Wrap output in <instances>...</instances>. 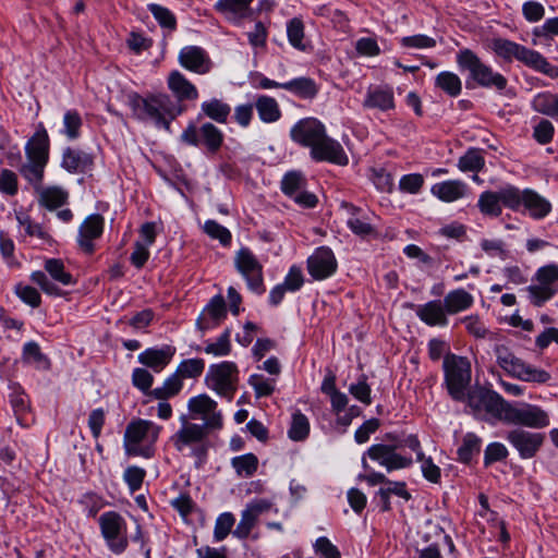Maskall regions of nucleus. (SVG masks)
<instances>
[{
	"instance_id": "bb28decb",
	"label": "nucleus",
	"mask_w": 558,
	"mask_h": 558,
	"mask_svg": "<svg viewBox=\"0 0 558 558\" xmlns=\"http://www.w3.org/2000/svg\"><path fill=\"white\" fill-rule=\"evenodd\" d=\"M168 87L179 101L195 100L198 97L196 87L179 71L169 74Z\"/></svg>"
},
{
	"instance_id": "9d476101",
	"label": "nucleus",
	"mask_w": 558,
	"mask_h": 558,
	"mask_svg": "<svg viewBox=\"0 0 558 558\" xmlns=\"http://www.w3.org/2000/svg\"><path fill=\"white\" fill-rule=\"evenodd\" d=\"M190 418L202 420L203 426L209 430L221 429L223 416L218 409V403L207 393H201L191 398L187 402Z\"/></svg>"
},
{
	"instance_id": "c756f323",
	"label": "nucleus",
	"mask_w": 558,
	"mask_h": 558,
	"mask_svg": "<svg viewBox=\"0 0 558 558\" xmlns=\"http://www.w3.org/2000/svg\"><path fill=\"white\" fill-rule=\"evenodd\" d=\"M253 0H218L215 8L229 20L241 21L252 15L250 4Z\"/></svg>"
},
{
	"instance_id": "7c9ffc66",
	"label": "nucleus",
	"mask_w": 558,
	"mask_h": 558,
	"mask_svg": "<svg viewBox=\"0 0 558 558\" xmlns=\"http://www.w3.org/2000/svg\"><path fill=\"white\" fill-rule=\"evenodd\" d=\"M366 108H374L381 111L395 109V96L391 88L376 87L367 92L366 98L363 102Z\"/></svg>"
},
{
	"instance_id": "6ab92c4d",
	"label": "nucleus",
	"mask_w": 558,
	"mask_h": 558,
	"mask_svg": "<svg viewBox=\"0 0 558 558\" xmlns=\"http://www.w3.org/2000/svg\"><path fill=\"white\" fill-rule=\"evenodd\" d=\"M104 217L99 214L88 216L78 229L77 243L80 248L92 255L95 252V241L98 240L104 232Z\"/></svg>"
},
{
	"instance_id": "603ef678",
	"label": "nucleus",
	"mask_w": 558,
	"mask_h": 558,
	"mask_svg": "<svg viewBox=\"0 0 558 558\" xmlns=\"http://www.w3.org/2000/svg\"><path fill=\"white\" fill-rule=\"evenodd\" d=\"M287 35L289 43L299 50H304V24L301 19L294 17L287 24Z\"/></svg>"
},
{
	"instance_id": "c9c22d12",
	"label": "nucleus",
	"mask_w": 558,
	"mask_h": 558,
	"mask_svg": "<svg viewBox=\"0 0 558 558\" xmlns=\"http://www.w3.org/2000/svg\"><path fill=\"white\" fill-rule=\"evenodd\" d=\"M281 88L292 92L301 98H314L318 93L316 83L310 77H299L282 83Z\"/></svg>"
},
{
	"instance_id": "69168bd1",
	"label": "nucleus",
	"mask_w": 558,
	"mask_h": 558,
	"mask_svg": "<svg viewBox=\"0 0 558 558\" xmlns=\"http://www.w3.org/2000/svg\"><path fill=\"white\" fill-rule=\"evenodd\" d=\"M23 359L27 363L36 364L37 366L48 365V360L41 353L39 345L34 342H27L23 348Z\"/></svg>"
},
{
	"instance_id": "052dcab7",
	"label": "nucleus",
	"mask_w": 558,
	"mask_h": 558,
	"mask_svg": "<svg viewBox=\"0 0 558 558\" xmlns=\"http://www.w3.org/2000/svg\"><path fill=\"white\" fill-rule=\"evenodd\" d=\"M489 391L490 390L485 388H476L466 393L465 400L468 401V407L475 416L482 417V409Z\"/></svg>"
},
{
	"instance_id": "ea45409f",
	"label": "nucleus",
	"mask_w": 558,
	"mask_h": 558,
	"mask_svg": "<svg viewBox=\"0 0 558 558\" xmlns=\"http://www.w3.org/2000/svg\"><path fill=\"white\" fill-rule=\"evenodd\" d=\"M435 84L450 97H457L462 90L460 77L452 72H441L436 76Z\"/></svg>"
},
{
	"instance_id": "2f4dec72",
	"label": "nucleus",
	"mask_w": 558,
	"mask_h": 558,
	"mask_svg": "<svg viewBox=\"0 0 558 558\" xmlns=\"http://www.w3.org/2000/svg\"><path fill=\"white\" fill-rule=\"evenodd\" d=\"M473 296L464 289L450 291L444 299V304L448 314H457L472 306Z\"/></svg>"
},
{
	"instance_id": "79ce46f5",
	"label": "nucleus",
	"mask_w": 558,
	"mask_h": 558,
	"mask_svg": "<svg viewBox=\"0 0 558 558\" xmlns=\"http://www.w3.org/2000/svg\"><path fill=\"white\" fill-rule=\"evenodd\" d=\"M485 166V159L482 150L477 148H470L463 156L459 158L458 168L463 172H478Z\"/></svg>"
},
{
	"instance_id": "72a5a7b5",
	"label": "nucleus",
	"mask_w": 558,
	"mask_h": 558,
	"mask_svg": "<svg viewBox=\"0 0 558 558\" xmlns=\"http://www.w3.org/2000/svg\"><path fill=\"white\" fill-rule=\"evenodd\" d=\"M495 355L497 364L508 374L513 377H517L519 371L521 369V365L523 363L522 360L517 357L506 345L499 344L495 347Z\"/></svg>"
},
{
	"instance_id": "4c0bfd02",
	"label": "nucleus",
	"mask_w": 558,
	"mask_h": 558,
	"mask_svg": "<svg viewBox=\"0 0 558 558\" xmlns=\"http://www.w3.org/2000/svg\"><path fill=\"white\" fill-rule=\"evenodd\" d=\"M480 211L485 216L498 217L502 213L500 198L498 192L485 191L483 192L477 202Z\"/></svg>"
},
{
	"instance_id": "f3484780",
	"label": "nucleus",
	"mask_w": 558,
	"mask_h": 558,
	"mask_svg": "<svg viewBox=\"0 0 558 558\" xmlns=\"http://www.w3.org/2000/svg\"><path fill=\"white\" fill-rule=\"evenodd\" d=\"M396 449V446L377 444L368 448L367 456L389 472L410 466L412 459L397 453Z\"/></svg>"
},
{
	"instance_id": "9b49d317",
	"label": "nucleus",
	"mask_w": 558,
	"mask_h": 558,
	"mask_svg": "<svg viewBox=\"0 0 558 558\" xmlns=\"http://www.w3.org/2000/svg\"><path fill=\"white\" fill-rule=\"evenodd\" d=\"M535 284L527 287L530 300L535 306L543 305L558 291V266L550 264L541 267L535 275Z\"/></svg>"
},
{
	"instance_id": "393cba45",
	"label": "nucleus",
	"mask_w": 558,
	"mask_h": 558,
	"mask_svg": "<svg viewBox=\"0 0 558 558\" xmlns=\"http://www.w3.org/2000/svg\"><path fill=\"white\" fill-rule=\"evenodd\" d=\"M447 314L446 306L440 300L429 301L416 310L417 317L428 326H446Z\"/></svg>"
},
{
	"instance_id": "5701e85b",
	"label": "nucleus",
	"mask_w": 558,
	"mask_h": 558,
	"mask_svg": "<svg viewBox=\"0 0 558 558\" xmlns=\"http://www.w3.org/2000/svg\"><path fill=\"white\" fill-rule=\"evenodd\" d=\"M341 207L347 210V225L354 234L367 236L376 233L371 217L363 214L361 208L345 202L341 204Z\"/></svg>"
},
{
	"instance_id": "c85d7f7f",
	"label": "nucleus",
	"mask_w": 558,
	"mask_h": 558,
	"mask_svg": "<svg viewBox=\"0 0 558 558\" xmlns=\"http://www.w3.org/2000/svg\"><path fill=\"white\" fill-rule=\"evenodd\" d=\"M93 165V158L89 154L68 147L62 155L61 166L71 173L84 172Z\"/></svg>"
},
{
	"instance_id": "6e6552de",
	"label": "nucleus",
	"mask_w": 558,
	"mask_h": 558,
	"mask_svg": "<svg viewBox=\"0 0 558 558\" xmlns=\"http://www.w3.org/2000/svg\"><path fill=\"white\" fill-rule=\"evenodd\" d=\"M160 427L150 421L137 420L131 422L124 433V448L130 456L149 457L148 450H143L141 444L155 442L158 438Z\"/></svg>"
},
{
	"instance_id": "c03bdc74",
	"label": "nucleus",
	"mask_w": 558,
	"mask_h": 558,
	"mask_svg": "<svg viewBox=\"0 0 558 558\" xmlns=\"http://www.w3.org/2000/svg\"><path fill=\"white\" fill-rule=\"evenodd\" d=\"M231 331L226 329L215 342H208L204 348L206 354L214 355L216 357L227 356L231 353Z\"/></svg>"
},
{
	"instance_id": "a19ab883",
	"label": "nucleus",
	"mask_w": 558,
	"mask_h": 558,
	"mask_svg": "<svg viewBox=\"0 0 558 558\" xmlns=\"http://www.w3.org/2000/svg\"><path fill=\"white\" fill-rule=\"evenodd\" d=\"M534 110L539 113L557 117L558 116V95L550 93H541L532 101Z\"/></svg>"
},
{
	"instance_id": "e2e57ef3",
	"label": "nucleus",
	"mask_w": 558,
	"mask_h": 558,
	"mask_svg": "<svg viewBox=\"0 0 558 558\" xmlns=\"http://www.w3.org/2000/svg\"><path fill=\"white\" fill-rule=\"evenodd\" d=\"M233 524H234V517L232 513L225 512V513L220 514L216 520L215 530H214V536H215L216 541L220 542V541L225 539L228 536V534L230 533Z\"/></svg>"
},
{
	"instance_id": "37998d69",
	"label": "nucleus",
	"mask_w": 558,
	"mask_h": 558,
	"mask_svg": "<svg viewBox=\"0 0 558 558\" xmlns=\"http://www.w3.org/2000/svg\"><path fill=\"white\" fill-rule=\"evenodd\" d=\"M231 465L239 476L250 477L257 471L258 459L254 453H246L232 458Z\"/></svg>"
},
{
	"instance_id": "4d7b16f0",
	"label": "nucleus",
	"mask_w": 558,
	"mask_h": 558,
	"mask_svg": "<svg viewBox=\"0 0 558 558\" xmlns=\"http://www.w3.org/2000/svg\"><path fill=\"white\" fill-rule=\"evenodd\" d=\"M203 229L208 236L218 240L223 246L230 245L232 239L230 231L217 221L207 220Z\"/></svg>"
},
{
	"instance_id": "680f3d73",
	"label": "nucleus",
	"mask_w": 558,
	"mask_h": 558,
	"mask_svg": "<svg viewBox=\"0 0 558 558\" xmlns=\"http://www.w3.org/2000/svg\"><path fill=\"white\" fill-rule=\"evenodd\" d=\"M400 44L405 49H430L436 46V40L429 36L416 34L402 37Z\"/></svg>"
},
{
	"instance_id": "473e14b6",
	"label": "nucleus",
	"mask_w": 558,
	"mask_h": 558,
	"mask_svg": "<svg viewBox=\"0 0 558 558\" xmlns=\"http://www.w3.org/2000/svg\"><path fill=\"white\" fill-rule=\"evenodd\" d=\"M255 107L259 119L265 123H274L281 117V111L277 100L269 96H258Z\"/></svg>"
},
{
	"instance_id": "de8ad7c7",
	"label": "nucleus",
	"mask_w": 558,
	"mask_h": 558,
	"mask_svg": "<svg viewBox=\"0 0 558 558\" xmlns=\"http://www.w3.org/2000/svg\"><path fill=\"white\" fill-rule=\"evenodd\" d=\"M306 184V179L301 172L290 171L282 178L281 190L287 196L292 197L305 189Z\"/></svg>"
},
{
	"instance_id": "1a4fd4ad",
	"label": "nucleus",
	"mask_w": 558,
	"mask_h": 558,
	"mask_svg": "<svg viewBox=\"0 0 558 558\" xmlns=\"http://www.w3.org/2000/svg\"><path fill=\"white\" fill-rule=\"evenodd\" d=\"M504 423L544 428L549 425V416L542 408L531 403L513 404L508 402Z\"/></svg>"
},
{
	"instance_id": "0eeeda50",
	"label": "nucleus",
	"mask_w": 558,
	"mask_h": 558,
	"mask_svg": "<svg viewBox=\"0 0 558 558\" xmlns=\"http://www.w3.org/2000/svg\"><path fill=\"white\" fill-rule=\"evenodd\" d=\"M239 369L234 362L223 361L209 366L205 376V384L208 389L215 391L219 397L228 401L233 399L238 389Z\"/></svg>"
},
{
	"instance_id": "f704fd0d",
	"label": "nucleus",
	"mask_w": 558,
	"mask_h": 558,
	"mask_svg": "<svg viewBox=\"0 0 558 558\" xmlns=\"http://www.w3.org/2000/svg\"><path fill=\"white\" fill-rule=\"evenodd\" d=\"M506 404H508V401L490 390L482 409V417L489 416L502 422L507 410Z\"/></svg>"
},
{
	"instance_id": "cd10ccee",
	"label": "nucleus",
	"mask_w": 558,
	"mask_h": 558,
	"mask_svg": "<svg viewBox=\"0 0 558 558\" xmlns=\"http://www.w3.org/2000/svg\"><path fill=\"white\" fill-rule=\"evenodd\" d=\"M522 205L534 219H543L551 211L550 202L531 189L523 191Z\"/></svg>"
},
{
	"instance_id": "f257e3e1",
	"label": "nucleus",
	"mask_w": 558,
	"mask_h": 558,
	"mask_svg": "<svg viewBox=\"0 0 558 558\" xmlns=\"http://www.w3.org/2000/svg\"><path fill=\"white\" fill-rule=\"evenodd\" d=\"M49 136L43 124L25 145L26 163L20 168V173L27 180L38 194V203L49 209L54 210L68 202L69 194L58 186L43 187L45 167L49 159Z\"/></svg>"
},
{
	"instance_id": "f03ea898",
	"label": "nucleus",
	"mask_w": 558,
	"mask_h": 558,
	"mask_svg": "<svg viewBox=\"0 0 558 558\" xmlns=\"http://www.w3.org/2000/svg\"><path fill=\"white\" fill-rule=\"evenodd\" d=\"M294 142L311 147V155L317 161H329L344 166L348 157L342 146L328 137L325 126L316 119H304L298 122L291 130Z\"/></svg>"
},
{
	"instance_id": "e433bc0d",
	"label": "nucleus",
	"mask_w": 558,
	"mask_h": 558,
	"mask_svg": "<svg viewBox=\"0 0 558 558\" xmlns=\"http://www.w3.org/2000/svg\"><path fill=\"white\" fill-rule=\"evenodd\" d=\"M199 140L211 154L218 151L223 143L221 131L213 123H204L199 129Z\"/></svg>"
},
{
	"instance_id": "0e129e2a",
	"label": "nucleus",
	"mask_w": 558,
	"mask_h": 558,
	"mask_svg": "<svg viewBox=\"0 0 558 558\" xmlns=\"http://www.w3.org/2000/svg\"><path fill=\"white\" fill-rule=\"evenodd\" d=\"M15 293L24 303L32 307H38L41 303L39 292L31 286L17 283L15 286Z\"/></svg>"
},
{
	"instance_id": "4468645a",
	"label": "nucleus",
	"mask_w": 558,
	"mask_h": 558,
	"mask_svg": "<svg viewBox=\"0 0 558 558\" xmlns=\"http://www.w3.org/2000/svg\"><path fill=\"white\" fill-rule=\"evenodd\" d=\"M506 438L518 450L522 459H531L536 456L543 446L545 435L523 428H514L508 432Z\"/></svg>"
},
{
	"instance_id": "3c124183",
	"label": "nucleus",
	"mask_w": 558,
	"mask_h": 558,
	"mask_svg": "<svg viewBox=\"0 0 558 558\" xmlns=\"http://www.w3.org/2000/svg\"><path fill=\"white\" fill-rule=\"evenodd\" d=\"M83 121L76 110H68L63 117V134L71 141L80 136Z\"/></svg>"
},
{
	"instance_id": "7ed1b4c3",
	"label": "nucleus",
	"mask_w": 558,
	"mask_h": 558,
	"mask_svg": "<svg viewBox=\"0 0 558 558\" xmlns=\"http://www.w3.org/2000/svg\"><path fill=\"white\" fill-rule=\"evenodd\" d=\"M128 105L133 117L150 120L158 128L170 130V122L182 111L181 107L166 94H150L146 97L133 92L128 95Z\"/></svg>"
},
{
	"instance_id": "39448f33",
	"label": "nucleus",
	"mask_w": 558,
	"mask_h": 558,
	"mask_svg": "<svg viewBox=\"0 0 558 558\" xmlns=\"http://www.w3.org/2000/svg\"><path fill=\"white\" fill-rule=\"evenodd\" d=\"M445 384L448 392L456 401H464L466 389L471 383V363L466 357L446 354L444 357Z\"/></svg>"
},
{
	"instance_id": "a18cd8bd",
	"label": "nucleus",
	"mask_w": 558,
	"mask_h": 558,
	"mask_svg": "<svg viewBox=\"0 0 558 558\" xmlns=\"http://www.w3.org/2000/svg\"><path fill=\"white\" fill-rule=\"evenodd\" d=\"M481 450V439L473 433H468L462 440L461 447L458 449L459 460L469 463L471 459L478 454Z\"/></svg>"
},
{
	"instance_id": "49530a36",
	"label": "nucleus",
	"mask_w": 558,
	"mask_h": 558,
	"mask_svg": "<svg viewBox=\"0 0 558 558\" xmlns=\"http://www.w3.org/2000/svg\"><path fill=\"white\" fill-rule=\"evenodd\" d=\"M310 434V422L308 418L296 411L292 415L291 426L288 430L289 437L294 441L304 440Z\"/></svg>"
},
{
	"instance_id": "4be33fe9",
	"label": "nucleus",
	"mask_w": 558,
	"mask_h": 558,
	"mask_svg": "<svg viewBox=\"0 0 558 558\" xmlns=\"http://www.w3.org/2000/svg\"><path fill=\"white\" fill-rule=\"evenodd\" d=\"M226 316L227 307L223 296L220 294L215 295L198 316L196 327L204 332L217 327Z\"/></svg>"
},
{
	"instance_id": "a211bd4d",
	"label": "nucleus",
	"mask_w": 558,
	"mask_h": 558,
	"mask_svg": "<svg viewBox=\"0 0 558 558\" xmlns=\"http://www.w3.org/2000/svg\"><path fill=\"white\" fill-rule=\"evenodd\" d=\"M396 449V446L377 444L368 448L367 456L389 472L410 466L412 459L397 453Z\"/></svg>"
},
{
	"instance_id": "bf43d9fd",
	"label": "nucleus",
	"mask_w": 558,
	"mask_h": 558,
	"mask_svg": "<svg viewBox=\"0 0 558 558\" xmlns=\"http://www.w3.org/2000/svg\"><path fill=\"white\" fill-rule=\"evenodd\" d=\"M205 363L202 359H189L182 361L177 372L182 378H196L204 372Z\"/></svg>"
},
{
	"instance_id": "09e8293b",
	"label": "nucleus",
	"mask_w": 558,
	"mask_h": 558,
	"mask_svg": "<svg viewBox=\"0 0 558 558\" xmlns=\"http://www.w3.org/2000/svg\"><path fill=\"white\" fill-rule=\"evenodd\" d=\"M202 110L208 118L220 123L227 121L231 111L229 105L218 99H211L210 101L203 102Z\"/></svg>"
},
{
	"instance_id": "a878e982",
	"label": "nucleus",
	"mask_w": 558,
	"mask_h": 558,
	"mask_svg": "<svg viewBox=\"0 0 558 558\" xmlns=\"http://www.w3.org/2000/svg\"><path fill=\"white\" fill-rule=\"evenodd\" d=\"M468 185L460 180H447L436 183L430 192L434 196L446 203L456 202L465 196Z\"/></svg>"
},
{
	"instance_id": "f8f14e48",
	"label": "nucleus",
	"mask_w": 558,
	"mask_h": 558,
	"mask_svg": "<svg viewBox=\"0 0 558 558\" xmlns=\"http://www.w3.org/2000/svg\"><path fill=\"white\" fill-rule=\"evenodd\" d=\"M99 525L108 546L116 554H121L128 546L126 525L124 519L114 511L100 515Z\"/></svg>"
},
{
	"instance_id": "ddd939ff",
	"label": "nucleus",
	"mask_w": 558,
	"mask_h": 558,
	"mask_svg": "<svg viewBox=\"0 0 558 558\" xmlns=\"http://www.w3.org/2000/svg\"><path fill=\"white\" fill-rule=\"evenodd\" d=\"M234 265L238 271L245 278L248 288L253 292L262 294L265 291L263 266L248 248L242 247L236 252Z\"/></svg>"
},
{
	"instance_id": "2eb2a0df",
	"label": "nucleus",
	"mask_w": 558,
	"mask_h": 558,
	"mask_svg": "<svg viewBox=\"0 0 558 558\" xmlns=\"http://www.w3.org/2000/svg\"><path fill=\"white\" fill-rule=\"evenodd\" d=\"M182 426L171 437L173 446L178 451H183L186 447L197 446L202 444L209 433V429L202 424L187 421L185 415L181 416Z\"/></svg>"
},
{
	"instance_id": "338daca9",
	"label": "nucleus",
	"mask_w": 558,
	"mask_h": 558,
	"mask_svg": "<svg viewBox=\"0 0 558 558\" xmlns=\"http://www.w3.org/2000/svg\"><path fill=\"white\" fill-rule=\"evenodd\" d=\"M145 475V470L138 466H129L124 471L123 477L126 484L129 485L130 490L134 493L141 488Z\"/></svg>"
},
{
	"instance_id": "dca6fc26",
	"label": "nucleus",
	"mask_w": 558,
	"mask_h": 558,
	"mask_svg": "<svg viewBox=\"0 0 558 558\" xmlns=\"http://www.w3.org/2000/svg\"><path fill=\"white\" fill-rule=\"evenodd\" d=\"M396 449V446L377 444L368 448L367 456L389 472L410 466L412 459L397 453Z\"/></svg>"
},
{
	"instance_id": "8fccbe9b",
	"label": "nucleus",
	"mask_w": 558,
	"mask_h": 558,
	"mask_svg": "<svg viewBox=\"0 0 558 558\" xmlns=\"http://www.w3.org/2000/svg\"><path fill=\"white\" fill-rule=\"evenodd\" d=\"M248 384L253 387L257 398L272 395L276 388L275 378H266L260 374L251 375L248 378Z\"/></svg>"
},
{
	"instance_id": "774afa93",
	"label": "nucleus",
	"mask_w": 558,
	"mask_h": 558,
	"mask_svg": "<svg viewBox=\"0 0 558 558\" xmlns=\"http://www.w3.org/2000/svg\"><path fill=\"white\" fill-rule=\"evenodd\" d=\"M256 522L257 519L253 517L246 509H244L241 515V520L233 531V535L241 539L246 538L250 535L252 529L255 526Z\"/></svg>"
},
{
	"instance_id": "5fc2aeb1",
	"label": "nucleus",
	"mask_w": 558,
	"mask_h": 558,
	"mask_svg": "<svg viewBox=\"0 0 558 558\" xmlns=\"http://www.w3.org/2000/svg\"><path fill=\"white\" fill-rule=\"evenodd\" d=\"M500 205L517 210L523 202V191L515 186H507L498 191Z\"/></svg>"
},
{
	"instance_id": "aec40b11",
	"label": "nucleus",
	"mask_w": 558,
	"mask_h": 558,
	"mask_svg": "<svg viewBox=\"0 0 558 558\" xmlns=\"http://www.w3.org/2000/svg\"><path fill=\"white\" fill-rule=\"evenodd\" d=\"M336 269V257L328 247H318L307 259V270L315 280L330 277Z\"/></svg>"
},
{
	"instance_id": "b1692460",
	"label": "nucleus",
	"mask_w": 558,
	"mask_h": 558,
	"mask_svg": "<svg viewBox=\"0 0 558 558\" xmlns=\"http://www.w3.org/2000/svg\"><path fill=\"white\" fill-rule=\"evenodd\" d=\"M174 353L175 349L171 345H165L160 349L150 348L138 355V361L155 372H160L170 363Z\"/></svg>"
},
{
	"instance_id": "58836bf2",
	"label": "nucleus",
	"mask_w": 558,
	"mask_h": 558,
	"mask_svg": "<svg viewBox=\"0 0 558 558\" xmlns=\"http://www.w3.org/2000/svg\"><path fill=\"white\" fill-rule=\"evenodd\" d=\"M182 377L175 371L174 374L165 380L162 387L155 388L149 391V395L159 400H167L168 398L178 395L182 389Z\"/></svg>"
},
{
	"instance_id": "423d86ee",
	"label": "nucleus",
	"mask_w": 558,
	"mask_h": 558,
	"mask_svg": "<svg viewBox=\"0 0 558 558\" xmlns=\"http://www.w3.org/2000/svg\"><path fill=\"white\" fill-rule=\"evenodd\" d=\"M457 63L461 70L469 71L470 77L480 86L494 87L497 90H504L507 87V78L500 73L494 72L470 49H462L458 52Z\"/></svg>"
},
{
	"instance_id": "6e6d98bb",
	"label": "nucleus",
	"mask_w": 558,
	"mask_h": 558,
	"mask_svg": "<svg viewBox=\"0 0 558 558\" xmlns=\"http://www.w3.org/2000/svg\"><path fill=\"white\" fill-rule=\"evenodd\" d=\"M45 269L56 281L64 286L72 283V275L65 271L64 265L60 259H48L45 263Z\"/></svg>"
},
{
	"instance_id": "412c9836",
	"label": "nucleus",
	"mask_w": 558,
	"mask_h": 558,
	"mask_svg": "<svg viewBox=\"0 0 558 558\" xmlns=\"http://www.w3.org/2000/svg\"><path fill=\"white\" fill-rule=\"evenodd\" d=\"M180 64L189 71L205 74L211 69V60L206 51L197 46H186L179 53Z\"/></svg>"
},
{
	"instance_id": "20e7f679",
	"label": "nucleus",
	"mask_w": 558,
	"mask_h": 558,
	"mask_svg": "<svg viewBox=\"0 0 558 558\" xmlns=\"http://www.w3.org/2000/svg\"><path fill=\"white\" fill-rule=\"evenodd\" d=\"M489 47L498 57L506 61L515 59L550 78H558V66L551 65L546 58L536 50L529 49L506 38L492 39Z\"/></svg>"
},
{
	"instance_id": "13d9d810",
	"label": "nucleus",
	"mask_w": 558,
	"mask_h": 558,
	"mask_svg": "<svg viewBox=\"0 0 558 558\" xmlns=\"http://www.w3.org/2000/svg\"><path fill=\"white\" fill-rule=\"evenodd\" d=\"M148 9L161 27L167 28L170 32L175 29L177 19L169 9L159 4H149Z\"/></svg>"
},
{
	"instance_id": "864d4df0",
	"label": "nucleus",
	"mask_w": 558,
	"mask_h": 558,
	"mask_svg": "<svg viewBox=\"0 0 558 558\" xmlns=\"http://www.w3.org/2000/svg\"><path fill=\"white\" fill-rule=\"evenodd\" d=\"M517 378L522 379L524 381L545 384L550 379V374L544 369L536 368L523 362L521 365V369L517 375Z\"/></svg>"
}]
</instances>
